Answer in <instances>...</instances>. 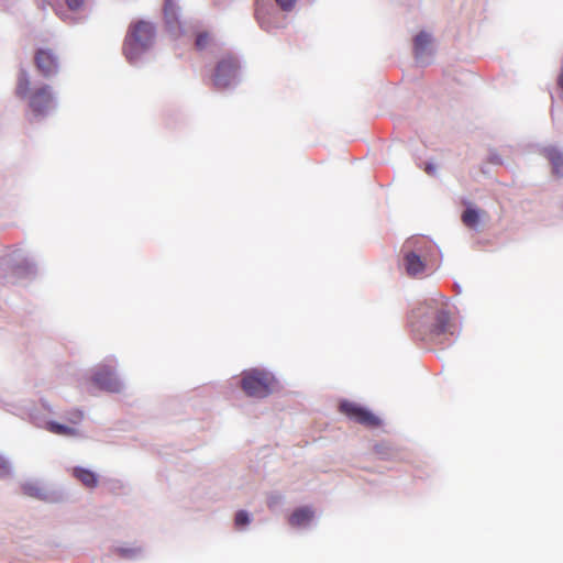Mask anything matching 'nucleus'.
I'll return each mask as SVG.
<instances>
[{
  "instance_id": "26",
  "label": "nucleus",
  "mask_w": 563,
  "mask_h": 563,
  "mask_svg": "<svg viewBox=\"0 0 563 563\" xmlns=\"http://www.w3.org/2000/svg\"><path fill=\"white\" fill-rule=\"evenodd\" d=\"M426 172H427L429 175H433V174H434V172H435V168H434V166H432V165H427V166H426Z\"/></svg>"
},
{
  "instance_id": "5",
  "label": "nucleus",
  "mask_w": 563,
  "mask_h": 563,
  "mask_svg": "<svg viewBox=\"0 0 563 563\" xmlns=\"http://www.w3.org/2000/svg\"><path fill=\"white\" fill-rule=\"evenodd\" d=\"M340 411L355 422L366 427H377L380 422L371 411L352 401L341 402Z\"/></svg>"
},
{
  "instance_id": "2",
  "label": "nucleus",
  "mask_w": 563,
  "mask_h": 563,
  "mask_svg": "<svg viewBox=\"0 0 563 563\" xmlns=\"http://www.w3.org/2000/svg\"><path fill=\"white\" fill-rule=\"evenodd\" d=\"M155 27L151 22L140 20L130 25L123 42V55L130 63L136 62L153 44Z\"/></svg>"
},
{
  "instance_id": "21",
  "label": "nucleus",
  "mask_w": 563,
  "mask_h": 563,
  "mask_svg": "<svg viewBox=\"0 0 563 563\" xmlns=\"http://www.w3.org/2000/svg\"><path fill=\"white\" fill-rule=\"evenodd\" d=\"M277 5L286 12L291 11L296 5V0H275Z\"/></svg>"
},
{
  "instance_id": "17",
  "label": "nucleus",
  "mask_w": 563,
  "mask_h": 563,
  "mask_svg": "<svg viewBox=\"0 0 563 563\" xmlns=\"http://www.w3.org/2000/svg\"><path fill=\"white\" fill-rule=\"evenodd\" d=\"M211 43V35L208 32H200L196 37V47L198 49L206 48Z\"/></svg>"
},
{
  "instance_id": "23",
  "label": "nucleus",
  "mask_w": 563,
  "mask_h": 563,
  "mask_svg": "<svg viewBox=\"0 0 563 563\" xmlns=\"http://www.w3.org/2000/svg\"><path fill=\"white\" fill-rule=\"evenodd\" d=\"M9 473L8 463L0 457V476H4Z\"/></svg>"
},
{
  "instance_id": "24",
  "label": "nucleus",
  "mask_w": 563,
  "mask_h": 563,
  "mask_svg": "<svg viewBox=\"0 0 563 563\" xmlns=\"http://www.w3.org/2000/svg\"><path fill=\"white\" fill-rule=\"evenodd\" d=\"M34 488L32 486L24 487V493L29 496H34Z\"/></svg>"
},
{
  "instance_id": "18",
  "label": "nucleus",
  "mask_w": 563,
  "mask_h": 563,
  "mask_svg": "<svg viewBox=\"0 0 563 563\" xmlns=\"http://www.w3.org/2000/svg\"><path fill=\"white\" fill-rule=\"evenodd\" d=\"M30 88V81L21 76L18 81L16 93L21 98H25Z\"/></svg>"
},
{
  "instance_id": "6",
  "label": "nucleus",
  "mask_w": 563,
  "mask_h": 563,
  "mask_svg": "<svg viewBox=\"0 0 563 563\" xmlns=\"http://www.w3.org/2000/svg\"><path fill=\"white\" fill-rule=\"evenodd\" d=\"M92 382L98 386L100 389L117 393L121 388V384L119 379L117 378L113 369L111 366L103 365L100 366L96 373L93 374Z\"/></svg>"
},
{
  "instance_id": "3",
  "label": "nucleus",
  "mask_w": 563,
  "mask_h": 563,
  "mask_svg": "<svg viewBox=\"0 0 563 563\" xmlns=\"http://www.w3.org/2000/svg\"><path fill=\"white\" fill-rule=\"evenodd\" d=\"M276 387L277 380L275 376L267 371L253 368L242 374L241 388L249 397L265 398Z\"/></svg>"
},
{
  "instance_id": "7",
  "label": "nucleus",
  "mask_w": 563,
  "mask_h": 563,
  "mask_svg": "<svg viewBox=\"0 0 563 563\" xmlns=\"http://www.w3.org/2000/svg\"><path fill=\"white\" fill-rule=\"evenodd\" d=\"M37 70L45 77H51L58 71V62L52 51L37 49Z\"/></svg>"
},
{
  "instance_id": "1",
  "label": "nucleus",
  "mask_w": 563,
  "mask_h": 563,
  "mask_svg": "<svg viewBox=\"0 0 563 563\" xmlns=\"http://www.w3.org/2000/svg\"><path fill=\"white\" fill-rule=\"evenodd\" d=\"M410 327L421 340L442 343V338L450 331L449 313L433 302L422 303L412 310Z\"/></svg>"
},
{
  "instance_id": "11",
  "label": "nucleus",
  "mask_w": 563,
  "mask_h": 563,
  "mask_svg": "<svg viewBox=\"0 0 563 563\" xmlns=\"http://www.w3.org/2000/svg\"><path fill=\"white\" fill-rule=\"evenodd\" d=\"M71 474L77 481L88 488H95L98 485L97 475L88 468L74 467Z\"/></svg>"
},
{
  "instance_id": "8",
  "label": "nucleus",
  "mask_w": 563,
  "mask_h": 563,
  "mask_svg": "<svg viewBox=\"0 0 563 563\" xmlns=\"http://www.w3.org/2000/svg\"><path fill=\"white\" fill-rule=\"evenodd\" d=\"M404 265L406 273L411 277L423 274L427 266L426 261L413 251H409L405 254Z\"/></svg>"
},
{
  "instance_id": "9",
  "label": "nucleus",
  "mask_w": 563,
  "mask_h": 563,
  "mask_svg": "<svg viewBox=\"0 0 563 563\" xmlns=\"http://www.w3.org/2000/svg\"><path fill=\"white\" fill-rule=\"evenodd\" d=\"M37 115L48 114L56 108V101L48 87L37 89Z\"/></svg>"
},
{
  "instance_id": "16",
  "label": "nucleus",
  "mask_w": 563,
  "mask_h": 563,
  "mask_svg": "<svg viewBox=\"0 0 563 563\" xmlns=\"http://www.w3.org/2000/svg\"><path fill=\"white\" fill-rule=\"evenodd\" d=\"M164 16L168 24L177 22V7L173 0L165 1Z\"/></svg>"
},
{
  "instance_id": "15",
  "label": "nucleus",
  "mask_w": 563,
  "mask_h": 563,
  "mask_svg": "<svg viewBox=\"0 0 563 563\" xmlns=\"http://www.w3.org/2000/svg\"><path fill=\"white\" fill-rule=\"evenodd\" d=\"M431 43V37L426 32H420L415 37V52L417 56H420L424 53L428 45Z\"/></svg>"
},
{
  "instance_id": "12",
  "label": "nucleus",
  "mask_w": 563,
  "mask_h": 563,
  "mask_svg": "<svg viewBox=\"0 0 563 563\" xmlns=\"http://www.w3.org/2000/svg\"><path fill=\"white\" fill-rule=\"evenodd\" d=\"M44 428L57 435L64 437H77L79 434L78 429L68 424H63L54 421L45 423Z\"/></svg>"
},
{
  "instance_id": "10",
  "label": "nucleus",
  "mask_w": 563,
  "mask_h": 563,
  "mask_svg": "<svg viewBox=\"0 0 563 563\" xmlns=\"http://www.w3.org/2000/svg\"><path fill=\"white\" fill-rule=\"evenodd\" d=\"M313 518V510L309 507H300L294 510L288 518V523L291 527H303L308 525Z\"/></svg>"
},
{
  "instance_id": "27",
  "label": "nucleus",
  "mask_w": 563,
  "mask_h": 563,
  "mask_svg": "<svg viewBox=\"0 0 563 563\" xmlns=\"http://www.w3.org/2000/svg\"><path fill=\"white\" fill-rule=\"evenodd\" d=\"M33 104V97L30 98V106Z\"/></svg>"
},
{
  "instance_id": "22",
  "label": "nucleus",
  "mask_w": 563,
  "mask_h": 563,
  "mask_svg": "<svg viewBox=\"0 0 563 563\" xmlns=\"http://www.w3.org/2000/svg\"><path fill=\"white\" fill-rule=\"evenodd\" d=\"M67 7L73 11H78L84 7L85 0H65Z\"/></svg>"
},
{
  "instance_id": "4",
  "label": "nucleus",
  "mask_w": 563,
  "mask_h": 563,
  "mask_svg": "<svg viewBox=\"0 0 563 563\" xmlns=\"http://www.w3.org/2000/svg\"><path fill=\"white\" fill-rule=\"evenodd\" d=\"M240 64L235 56L225 55L216 64L212 74V84L217 89H225L238 79Z\"/></svg>"
},
{
  "instance_id": "20",
  "label": "nucleus",
  "mask_w": 563,
  "mask_h": 563,
  "mask_svg": "<svg viewBox=\"0 0 563 563\" xmlns=\"http://www.w3.org/2000/svg\"><path fill=\"white\" fill-rule=\"evenodd\" d=\"M84 419V413L80 410H73L67 416V421L71 427H77Z\"/></svg>"
},
{
  "instance_id": "19",
  "label": "nucleus",
  "mask_w": 563,
  "mask_h": 563,
  "mask_svg": "<svg viewBox=\"0 0 563 563\" xmlns=\"http://www.w3.org/2000/svg\"><path fill=\"white\" fill-rule=\"evenodd\" d=\"M234 523L236 528L244 527L250 523V516L246 511L240 510L236 512L234 518Z\"/></svg>"
},
{
  "instance_id": "14",
  "label": "nucleus",
  "mask_w": 563,
  "mask_h": 563,
  "mask_svg": "<svg viewBox=\"0 0 563 563\" xmlns=\"http://www.w3.org/2000/svg\"><path fill=\"white\" fill-rule=\"evenodd\" d=\"M544 155L551 162L553 173L556 175H561V167H563L562 154L558 150L551 147L544 150Z\"/></svg>"
},
{
  "instance_id": "25",
  "label": "nucleus",
  "mask_w": 563,
  "mask_h": 563,
  "mask_svg": "<svg viewBox=\"0 0 563 563\" xmlns=\"http://www.w3.org/2000/svg\"><path fill=\"white\" fill-rule=\"evenodd\" d=\"M558 84H559L560 88L563 90V67H562V70L560 73V76H559V79H558Z\"/></svg>"
},
{
  "instance_id": "13",
  "label": "nucleus",
  "mask_w": 563,
  "mask_h": 563,
  "mask_svg": "<svg viewBox=\"0 0 563 563\" xmlns=\"http://www.w3.org/2000/svg\"><path fill=\"white\" fill-rule=\"evenodd\" d=\"M479 219L481 211L472 207L466 208L461 216L462 223L470 229H476L479 224Z\"/></svg>"
}]
</instances>
